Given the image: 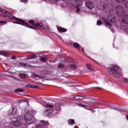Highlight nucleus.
I'll use <instances>...</instances> for the list:
<instances>
[{"instance_id": "f257e3e1", "label": "nucleus", "mask_w": 128, "mask_h": 128, "mask_svg": "<svg viewBox=\"0 0 128 128\" xmlns=\"http://www.w3.org/2000/svg\"><path fill=\"white\" fill-rule=\"evenodd\" d=\"M106 70L110 76H112L114 78H122L124 77V74L120 72V70L118 69V66H114L112 68H108Z\"/></svg>"}, {"instance_id": "f03ea898", "label": "nucleus", "mask_w": 128, "mask_h": 128, "mask_svg": "<svg viewBox=\"0 0 128 128\" xmlns=\"http://www.w3.org/2000/svg\"><path fill=\"white\" fill-rule=\"evenodd\" d=\"M8 18L11 20H17L18 22H14V24H22V26H27V28H33L34 30L35 28H32V26H30L26 22L24 21L23 20L21 19H18L16 18H15L14 16H10L8 17Z\"/></svg>"}, {"instance_id": "7ed1b4c3", "label": "nucleus", "mask_w": 128, "mask_h": 128, "mask_svg": "<svg viewBox=\"0 0 128 128\" xmlns=\"http://www.w3.org/2000/svg\"><path fill=\"white\" fill-rule=\"evenodd\" d=\"M34 116L32 114L30 113H26L24 116V120H25V123H24V124L25 126H29V124H32L34 122Z\"/></svg>"}, {"instance_id": "20e7f679", "label": "nucleus", "mask_w": 128, "mask_h": 128, "mask_svg": "<svg viewBox=\"0 0 128 128\" xmlns=\"http://www.w3.org/2000/svg\"><path fill=\"white\" fill-rule=\"evenodd\" d=\"M100 10H103L104 12H106L107 14H110V12H112L114 8V6L112 4H101Z\"/></svg>"}, {"instance_id": "39448f33", "label": "nucleus", "mask_w": 128, "mask_h": 128, "mask_svg": "<svg viewBox=\"0 0 128 128\" xmlns=\"http://www.w3.org/2000/svg\"><path fill=\"white\" fill-rule=\"evenodd\" d=\"M13 126H16L17 128H20L22 126V117L19 116L18 118H14L12 119V122Z\"/></svg>"}, {"instance_id": "423d86ee", "label": "nucleus", "mask_w": 128, "mask_h": 128, "mask_svg": "<svg viewBox=\"0 0 128 128\" xmlns=\"http://www.w3.org/2000/svg\"><path fill=\"white\" fill-rule=\"evenodd\" d=\"M70 4L72 6H74V8H76V12H80V0H70Z\"/></svg>"}, {"instance_id": "0eeeda50", "label": "nucleus", "mask_w": 128, "mask_h": 128, "mask_svg": "<svg viewBox=\"0 0 128 128\" xmlns=\"http://www.w3.org/2000/svg\"><path fill=\"white\" fill-rule=\"evenodd\" d=\"M116 12L117 16H120L124 14V8L122 6H118L116 7Z\"/></svg>"}, {"instance_id": "6e6552de", "label": "nucleus", "mask_w": 128, "mask_h": 128, "mask_svg": "<svg viewBox=\"0 0 128 128\" xmlns=\"http://www.w3.org/2000/svg\"><path fill=\"white\" fill-rule=\"evenodd\" d=\"M108 20H109V22H116V16H114V14H110L108 16Z\"/></svg>"}, {"instance_id": "1a4fd4ad", "label": "nucleus", "mask_w": 128, "mask_h": 128, "mask_svg": "<svg viewBox=\"0 0 128 128\" xmlns=\"http://www.w3.org/2000/svg\"><path fill=\"white\" fill-rule=\"evenodd\" d=\"M86 6L88 8H90V10H92V8H94V5L92 2H90L88 1H86Z\"/></svg>"}, {"instance_id": "9d476101", "label": "nucleus", "mask_w": 128, "mask_h": 128, "mask_svg": "<svg viewBox=\"0 0 128 128\" xmlns=\"http://www.w3.org/2000/svg\"><path fill=\"white\" fill-rule=\"evenodd\" d=\"M29 24H31L32 26H40V28H42L44 26V24L42 22L34 23V21L33 20H30L28 21Z\"/></svg>"}, {"instance_id": "9b49d317", "label": "nucleus", "mask_w": 128, "mask_h": 128, "mask_svg": "<svg viewBox=\"0 0 128 128\" xmlns=\"http://www.w3.org/2000/svg\"><path fill=\"white\" fill-rule=\"evenodd\" d=\"M122 22L126 24H128V14H125L122 17Z\"/></svg>"}, {"instance_id": "f8f14e48", "label": "nucleus", "mask_w": 128, "mask_h": 128, "mask_svg": "<svg viewBox=\"0 0 128 128\" xmlns=\"http://www.w3.org/2000/svg\"><path fill=\"white\" fill-rule=\"evenodd\" d=\"M8 114H10V116H14V114H16V108L13 107L12 108L9 110Z\"/></svg>"}, {"instance_id": "ddd939ff", "label": "nucleus", "mask_w": 128, "mask_h": 128, "mask_svg": "<svg viewBox=\"0 0 128 128\" xmlns=\"http://www.w3.org/2000/svg\"><path fill=\"white\" fill-rule=\"evenodd\" d=\"M52 109H49L45 110L43 114L44 116H50V114H52Z\"/></svg>"}, {"instance_id": "4468645a", "label": "nucleus", "mask_w": 128, "mask_h": 128, "mask_svg": "<svg viewBox=\"0 0 128 128\" xmlns=\"http://www.w3.org/2000/svg\"><path fill=\"white\" fill-rule=\"evenodd\" d=\"M58 30L59 32H66L68 31V30L64 28H62V27L58 28Z\"/></svg>"}, {"instance_id": "2eb2a0df", "label": "nucleus", "mask_w": 128, "mask_h": 128, "mask_svg": "<svg viewBox=\"0 0 128 128\" xmlns=\"http://www.w3.org/2000/svg\"><path fill=\"white\" fill-rule=\"evenodd\" d=\"M36 54L34 55H30L28 56L27 58H26V60H34V58H36Z\"/></svg>"}, {"instance_id": "dca6fc26", "label": "nucleus", "mask_w": 128, "mask_h": 128, "mask_svg": "<svg viewBox=\"0 0 128 128\" xmlns=\"http://www.w3.org/2000/svg\"><path fill=\"white\" fill-rule=\"evenodd\" d=\"M68 124L70 126H72L74 124H76V122H74V120L72 119H70L68 120Z\"/></svg>"}, {"instance_id": "f3484780", "label": "nucleus", "mask_w": 128, "mask_h": 128, "mask_svg": "<svg viewBox=\"0 0 128 128\" xmlns=\"http://www.w3.org/2000/svg\"><path fill=\"white\" fill-rule=\"evenodd\" d=\"M86 66L88 70H90V72H94V68H92V66L90 65V64H86Z\"/></svg>"}, {"instance_id": "a211bd4d", "label": "nucleus", "mask_w": 128, "mask_h": 128, "mask_svg": "<svg viewBox=\"0 0 128 128\" xmlns=\"http://www.w3.org/2000/svg\"><path fill=\"white\" fill-rule=\"evenodd\" d=\"M77 66H78V64L75 63V64H71L70 66V68L72 70H76V68Z\"/></svg>"}, {"instance_id": "6ab92c4d", "label": "nucleus", "mask_w": 128, "mask_h": 128, "mask_svg": "<svg viewBox=\"0 0 128 128\" xmlns=\"http://www.w3.org/2000/svg\"><path fill=\"white\" fill-rule=\"evenodd\" d=\"M1 12H2V14H7V15L10 14V13L8 12V11L4 10H1Z\"/></svg>"}, {"instance_id": "aec40b11", "label": "nucleus", "mask_w": 128, "mask_h": 128, "mask_svg": "<svg viewBox=\"0 0 128 128\" xmlns=\"http://www.w3.org/2000/svg\"><path fill=\"white\" fill-rule=\"evenodd\" d=\"M74 48H78V50L80 49V44L78 43H74Z\"/></svg>"}, {"instance_id": "412c9836", "label": "nucleus", "mask_w": 128, "mask_h": 128, "mask_svg": "<svg viewBox=\"0 0 128 128\" xmlns=\"http://www.w3.org/2000/svg\"><path fill=\"white\" fill-rule=\"evenodd\" d=\"M41 124H42L44 126H49L50 125V123H48V122H46V121H44V120H41L40 121Z\"/></svg>"}, {"instance_id": "4be33fe9", "label": "nucleus", "mask_w": 128, "mask_h": 128, "mask_svg": "<svg viewBox=\"0 0 128 128\" xmlns=\"http://www.w3.org/2000/svg\"><path fill=\"white\" fill-rule=\"evenodd\" d=\"M104 20L105 21V24L106 26H112L110 22L106 21V20Z\"/></svg>"}, {"instance_id": "5701e85b", "label": "nucleus", "mask_w": 128, "mask_h": 128, "mask_svg": "<svg viewBox=\"0 0 128 128\" xmlns=\"http://www.w3.org/2000/svg\"><path fill=\"white\" fill-rule=\"evenodd\" d=\"M47 74V72H46V70H41L40 72V74L41 76H44L45 74Z\"/></svg>"}, {"instance_id": "b1692460", "label": "nucleus", "mask_w": 128, "mask_h": 128, "mask_svg": "<svg viewBox=\"0 0 128 128\" xmlns=\"http://www.w3.org/2000/svg\"><path fill=\"white\" fill-rule=\"evenodd\" d=\"M117 4H122L126 2V0H114Z\"/></svg>"}, {"instance_id": "393cba45", "label": "nucleus", "mask_w": 128, "mask_h": 128, "mask_svg": "<svg viewBox=\"0 0 128 128\" xmlns=\"http://www.w3.org/2000/svg\"><path fill=\"white\" fill-rule=\"evenodd\" d=\"M15 92H24V89L18 88L15 90Z\"/></svg>"}, {"instance_id": "a878e982", "label": "nucleus", "mask_w": 128, "mask_h": 128, "mask_svg": "<svg viewBox=\"0 0 128 128\" xmlns=\"http://www.w3.org/2000/svg\"><path fill=\"white\" fill-rule=\"evenodd\" d=\"M55 107L57 108V110H60V106H62V105L60 104H55Z\"/></svg>"}, {"instance_id": "bb28decb", "label": "nucleus", "mask_w": 128, "mask_h": 128, "mask_svg": "<svg viewBox=\"0 0 128 128\" xmlns=\"http://www.w3.org/2000/svg\"><path fill=\"white\" fill-rule=\"evenodd\" d=\"M28 75L26 74H20L19 76L21 78H26Z\"/></svg>"}, {"instance_id": "cd10ccee", "label": "nucleus", "mask_w": 128, "mask_h": 128, "mask_svg": "<svg viewBox=\"0 0 128 128\" xmlns=\"http://www.w3.org/2000/svg\"><path fill=\"white\" fill-rule=\"evenodd\" d=\"M40 61L42 62H46V58L42 57L40 58Z\"/></svg>"}, {"instance_id": "c85d7f7f", "label": "nucleus", "mask_w": 128, "mask_h": 128, "mask_svg": "<svg viewBox=\"0 0 128 128\" xmlns=\"http://www.w3.org/2000/svg\"><path fill=\"white\" fill-rule=\"evenodd\" d=\"M7 22L6 21H0V26H4V24H6Z\"/></svg>"}, {"instance_id": "c756f323", "label": "nucleus", "mask_w": 128, "mask_h": 128, "mask_svg": "<svg viewBox=\"0 0 128 128\" xmlns=\"http://www.w3.org/2000/svg\"><path fill=\"white\" fill-rule=\"evenodd\" d=\"M102 24V20H98L97 21V25L98 26H100V24Z\"/></svg>"}, {"instance_id": "7c9ffc66", "label": "nucleus", "mask_w": 128, "mask_h": 128, "mask_svg": "<svg viewBox=\"0 0 128 128\" xmlns=\"http://www.w3.org/2000/svg\"><path fill=\"white\" fill-rule=\"evenodd\" d=\"M46 108H54V106L53 105H50V104H46Z\"/></svg>"}, {"instance_id": "2f4dec72", "label": "nucleus", "mask_w": 128, "mask_h": 128, "mask_svg": "<svg viewBox=\"0 0 128 128\" xmlns=\"http://www.w3.org/2000/svg\"><path fill=\"white\" fill-rule=\"evenodd\" d=\"M64 64H60L59 65H58V68H64Z\"/></svg>"}, {"instance_id": "473e14b6", "label": "nucleus", "mask_w": 128, "mask_h": 128, "mask_svg": "<svg viewBox=\"0 0 128 128\" xmlns=\"http://www.w3.org/2000/svg\"><path fill=\"white\" fill-rule=\"evenodd\" d=\"M122 82H126V83H128V78H124L122 79Z\"/></svg>"}, {"instance_id": "72a5a7b5", "label": "nucleus", "mask_w": 128, "mask_h": 128, "mask_svg": "<svg viewBox=\"0 0 128 128\" xmlns=\"http://www.w3.org/2000/svg\"><path fill=\"white\" fill-rule=\"evenodd\" d=\"M78 106H81L82 108H88V106L84 105L82 104H79Z\"/></svg>"}, {"instance_id": "f704fd0d", "label": "nucleus", "mask_w": 128, "mask_h": 128, "mask_svg": "<svg viewBox=\"0 0 128 128\" xmlns=\"http://www.w3.org/2000/svg\"><path fill=\"white\" fill-rule=\"evenodd\" d=\"M34 76L36 77V78H42V76H40L36 74H34Z\"/></svg>"}, {"instance_id": "c9c22d12", "label": "nucleus", "mask_w": 128, "mask_h": 128, "mask_svg": "<svg viewBox=\"0 0 128 128\" xmlns=\"http://www.w3.org/2000/svg\"><path fill=\"white\" fill-rule=\"evenodd\" d=\"M112 110H117L118 112H120V109H118V108H112Z\"/></svg>"}, {"instance_id": "e433bc0d", "label": "nucleus", "mask_w": 128, "mask_h": 128, "mask_svg": "<svg viewBox=\"0 0 128 128\" xmlns=\"http://www.w3.org/2000/svg\"><path fill=\"white\" fill-rule=\"evenodd\" d=\"M0 54H1V56H6V53H4V51H1L0 52Z\"/></svg>"}, {"instance_id": "4c0bfd02", "label": "nucleus", "mask_w": 128, "mask_h": 128, "mask_svg": "<svg viewBox=\"0 0 128 128\" xmlns=\"http://www.w3.org/2000/svg\"><path fill=\"white\" fill-rule=\"evenodd\" d=\"M36 128H42V125L40 124H37L36 125Z\"/></svg>"}, {"instance_id": "58836bf2", "label": "nucleus", "mask_w": 128, "mask_h": 128, "mask_svg": "<svg viewBox=\"0 0 128 128\" xmlns=\"http://www.w3.org/2000/svg\"><path fill=\"white\" fill-rule=\"evenodd\" d=\"M84 99V97L83 96H79V100H82Z\"/></svg>"}, {"instance_id": "ea45409f", "label": "nucleus", "mask_w": 128, "mask_h": 128, "mask_svg": "<svg viewBox=\"0 0 128 128\" xmlns=\"http://www.w3.org/2000/svg\"><path fill=\"white\" fill-rule=\"evenodd\" d=\"M74 98H75V100H80V96H75L74 97Z\"/></svg>"}, {"instance_id": "a19ab883", "label": "nucleus", "mask_w": 128, "mask_h": 128, "mask_svg": "<svg viewBox=\"0 0 128 128\" xmlns=\"http://www.w3.org/2000/svg\"><path fill=\"white\" fill-rule=\"evenodd\" d=\"M26 64L24 63H20V66H24Z\"/></svg>"}, {"instance_id": "79ce46f5", "label": "nucleus", "mask_w": 128, "mask_h": 128, "mask_svg": "<svg viewBox=\"0 0 128 128\" xmlns=\"http://www.w3.org/2000/svg\"><path fill=\"white\" fill-rule=\"evenodd\" d=\"M24 66L26 68H30V65L28 64H25Z\"/></svg>"}, {"instance_id": "37998d69", "label": "nucleus", "mask_w": 128, "mask_h": 128, "mask_svg": "<svg viewBox=\"0 0 128 128\" xmlns=\"http://www.w3.org/2000/svg\"><path fill=\"white\" fill-rule=\"evenodd\" d=\"M12 60H16V56H13L12 57Z\"/></svg>"}, {"instance_id": "c03bdc74", "label": "nucleus", "mask_w": 128, "mask_h": 128, "mask_svg": "<svg viewBox=\"0 0 128 128\" xmlns=\"http://www.w3.org/2000/svg\"><path fill=\"white\" fill-rule=\"evenodd\" d=\"M22 2H28V0H20Z\"/></svg>"}, {"instance_id": "a18cd8bd", "label": "nucleus", "mask_w": 128, "mask_h": 128, "mask_svg": "<svg viewBox=\"0 0 128 128\" xmlns=\"http://www.w3.org/2000/svg\"><path fill=\"white\" fill-rule=\"evenodd\" d=\"M69 44H71L72 46V44H74V42H72V41H70Z\"/></svg>"}, {"instance_id": "49530a36", "label": "nucleus", "mask_w": 128, "mask_h": 128, "mask_svg": "<svg viewBox=\"0 0 128 128\" xmlns=\"http://www.w3.org/2000/svg\"><path fill=\"white\" fill-rule=\"evenodd\" d=\"M30 88H38V86H30Z\"/></svg>"}, {"instance_id": "de8ad7c7", "label": "nucleus", "mask_w": 128, "mask_h": 128, "mask_svg": "<svg viewBox=\"0 0 128 128\" xmlns=\"http://www.w3.org/2000/svg\"><path fill=\"white\" fill-rule=\"evenodd\" d=\"M54 2H58L60 0H52Z\"/></svg>"}, {"instance_id": "09e8293b", "label": "nucleus", "mask_w": 128, "mask_h": 128, "mask_svg": "<svg viewBox=\"0 0 128 128\" xmlns=\"http://www.w3.org/2000/svg\"><path fill=\"white\" fill-rule=\"evenodd\" d=\"M74 128H78V126H76Z\"/></svg>"}, {"instance_id": "8fccbe9b", "label": "nucleus", "mask_w": 128, "mask_h": 128, "mask_svg": "<svg viewBox=\"0 0 128 128\" xmlns=\"http://www.w3.org/2000/svg\"><path fill=\"white\" fill-rule=\"evenodd\" d=\"M100 88V87H96V88Z\"/></svg>"}, {"instance_id": "3c124183", "label": "nucleus", "mask_w": 128, "mask_h": 128, "mask_svg": "<svg viewBox=\"0 0 128 128\" xmlns=\"http://www.w3.org/2000/svg\"><path fill=\"white\" fill-rule=\"evenodd\" d=\"M2 12V9L0 8V12Z\"/></svg>"}, {"instance_id": "603ef678", "label": "nucleus", "mask_w": 128, "mask_h": 128, "mask_svg": "<svg viewBox=\"0 0 128 128\" xmlns=\"http://www.w3.org/2000/svg\"><path fill=\"white\" fill-rule=\"evenodd\" d=\"M48 30H50V27L48 26Z\"/></svg>"}, {"instance_id": "864d4df0", "label": "nucleus", "mask_w": 128, "mask_h": 128, "mask_svg": "<svg viewBox=\"0 0 128 128\" xmlns=\"http://www.w3.org/2000/svg\"><path fill=\"white\" fill-rule=\"evenodd\" d=\"M106 2H108V0H106Z\"/></svg>"}]
</instances>
